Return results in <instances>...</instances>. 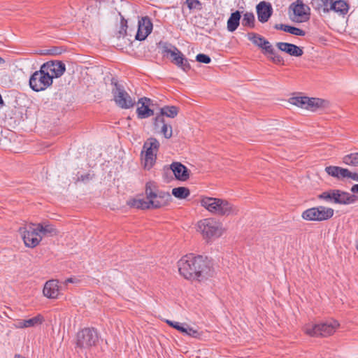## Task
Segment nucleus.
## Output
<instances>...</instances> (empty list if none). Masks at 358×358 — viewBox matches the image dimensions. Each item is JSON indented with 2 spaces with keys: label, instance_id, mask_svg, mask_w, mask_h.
Segmentation results:
<instances>
[{
  "label": "nucleus",
  "instance_id": "1",
  "mask_svg": "<svg viewBox=\"0 0 358 358\" xmlns=\"http://www.w3.org/2000/svg\"><path fill=\"white\" fill-rule=\"evenodd\" d=\"M178 266L180 274L186 279L203 281L214 275L213 269L202 256L185 255L178 261Z\"/></svg>",
  "mask_w": 358,
  "mask_h": 358
},
{
  "label": "nucleus",
  "instance_id": "2",
  "mask_svg": "<svg viewBox=\"0 0 358 358\" xmlns=\"http://www.w3.org/2000/svg\"><path fill=\"white\" fill-rule=\"evenodd\" d=\"M145 194L151 208H158L166 206L171 200L169 192L158 191L153 182L146 184Z\"/></svg>",
  "mask_w": 358,
  "mask_h": 358
},
{
  "label": "nucleus",
  "instance_id": "3",
  "mask_svg": "<svg viewBox=\"0 0 358 358\" xmlns=\"http://www.w3.org/2000/svg\"><path fill=\"white\" fill-rule=\"evenodd\" d=\"M111 85L113 86L111 92L115 103L121 108L129 109L132 108L136 101L125 91L124 86L114 78L111 79Z\"/></svg>",
  "mask_w": 358,
  "mask_h": 358
},
{
  "label": "nucleus",
  "instance_id": "4",
  "mask_svg": "<svg viewBox=\"0 0 358 358\" xmlns=\"http://www.w3.org/2000/svg\"><path fill=\"white\" fill-rule=\"evenodd\" d=\"M160 143L155 138L150 137L145 141L141 152L142 163L145 169L150 170L155 164Z\"/></svg>",
  "mask_w": 358,
  "mask_h": 358
},
{
  "label": "nucleus",
  "instance_id": "5",
  "mask_svg": "<svg viewBox=\"0 0 358 358\" xmlns=\"http://www.w3.org/2000/svg\"><path fill=\"white\" fill-rule=\"evenodd\" d=\"M197 231L202 234L206 240L218 238L222 234L221 224L213 218L203 219L199 221L197 224Z\"/></svg>",
  "mask_w": 358,
  "mask_h": 358
},
{
  "label": "nucleus",
  "instance_id": "6",
  "mask_svg": "<svg viewBox=\"0 0 358 358\" xmlns=\"http://www.w3.org/2000/svg\"><path fill=\"white\" fill-rule=\"evenodd\" d=\"M339 327V323L334 320L317 324H308L305 332L311 336H329L332 335Z\"/></svg>",
  "mask_w": 358,
  "mask_h": 358
},
{
  "label": "nucleus",
  "instance_id": "7",
  "mask_svg": "<svg viewBox=\"0 0 358 358\" xmlns=\"http://www.w3.org/2000/svg\"><path fill=\"white\" fill-rule=\"evenodd\" d=\"M29 85L34 92L43 91L52 85V77L46 73L41 66L38 71H35L31 76Z\"/></svg>",
  "mask_w": 358,
  "mask_h": 358
},
{
  "label": "nucleus",
  "instance_id": "8",
  "mask_svg": "<svg viewBox=\"0 0 358 358\" xmlns=\"http://www.w3.org/2000/svg\"><path fill=\"white\" fill-rule=\"evenodd\" d=\"M334 215V210L323 206L313 207L304 210L301 217L308 221L321 222L330 219Z\"/></svg>",
  "mask_w": 358,
  "mask_h": 358
},
{
  "label": "nucleus",
  "instance_id": "9",
  "mask_svg": "<svg viewBox=\"0 0 358 358\" xmlns=\"http://www.w3.org/2000/svg\"><path fill=\"white\" fill-rule=\"evenodd\" d=\"M290 103L301 108L315 111L317 108H325L329 102L319 98H309L307 96H296L290 99Z\"/></svg>",
  "mask_w": 358,
  "mask_h": 358
},
{
  "label": "nucleus",
  "instance_id": "10",
  "mask_svg": "<svg viewBox=\"0 0 358 358\" xmlns=\"http://www.w3.org/2000/svg\"><path fill=\"white\" fill-rule=\"evenodd\" d=\"M162 52L164 56H170L172 62L184 71H187L190 69L191 66L187 59L185 57L183 54L176 47L170 44H165L163 46Z\"/></svg>",
  "mask_w": 358,
  "mask_h": 358
},
{
  "label": "nucleus",
  "instance_id": "11",
  "mask_svg": "<svg viewBox=\"0 0 358 358\" xmlns=\"http://www.w3.org/2000/svg\"><path fill=\"white\" fill-rule=\"evenodd\" d=\"M99 341V335L94 328H85L77 334L76 345L80 348L88 349L95 346Z\"/></svg>",
  "mask_w": 358,
  "mask_h": 358
},
{
  "label": "nucleus",
  "instance_id": "12",
  "mask_svg": "<svg viewBox=\"0 0 358 358\" xmlns=\"http://www.w3.org/2000/svg\"><path fill=\"white\" fill-rule=\"evenodd\" d=\"M19 231L26 246L34 248L41 241V237L38 233L36 224H30L25 227H20Z\"/></svg>",
  "mask_w": 358,
  "mask_h": 358
},
{
  "label": "nucleus",
  "instance_id": "13",
  "mask_svg": "<svg viewBox=\"0 0 358 358\" xmlns=\"http://www.w3.org/2000/svg\"><path fill=\"white\" fill-rule=\"evenodd\" d=\"M41 66L46 73L52 77V82L54 78L61 77L66 71L64 63L59 60L48 61L43 63Z\"/></svg>",
  "mask_w": 358,
  "mask_h": 358
},
{
  "label": "nucleus",
  "instance_id": "14",
  "mask_svg": "<svg viewBox=\"0 0 358 358\" xmlns=\"http://www.w3.org/2000/svg\"><path fill=\"white\" fill-rule=\"evenodd\" d=\"M289 10L293 11L294 17L292 19L296 22H306L309 19L310 8L305 5L301 0H297L289 6Z\"/></svg>",
  "mask_w": 358,
  "mask_h": 358
},
{
  "label": "nucleus",
  "instance_id": "15",
  "mask_svg": "<svg viewBox=\"0 0 358 358\" xmlns=\"http://www.w3.org/2000/svg\"><path fill=\"white\" fill-rule=\"evenodd\" d=\"M152 23L149 17H141L138 22V30L135 38L138 41L145 40L152 31Z\"/></svg>",
  "mask_w": 358,
  "mask_h": 358
},
{
  "label": "nucleus",
  "instance_id": "16",
  "mask_svg": "<svg viewBox=\"0 0 358 358\" xmlns=\"http://www.w3.org/2000/svg\"><path fill=\"white\" fill-rule=\"evenodd\" d=\"M216 215L220 216H229L238 214V208L226 199L219 198Z\"/></svg>",
  "mask_w": 358,
  "mask_h": 358
},
{
  "label": "nucleus",
  "instance_id": "17",
  "mask_svg": "<svg viewBox=\"0 0 358 358\" xmlns=\"http://www.w3.org/2000/svg\"><path fill=\"white\" fill-rule=\"evenodd\" d=\"M358 198L355 194H350L339 189H334L333 203L348 205L357 201Z\"/></svg>",
  "mask_w": 358,
  "mask_h": 358
},
{
  "label": "nucleus",
  "instance_id": "18",
  "mask_svg": "<svg viewBox=\"0 0 358 358\" xmlns=\"http://www.w3.org/2000/svg\"><path fill=\"white\" fill-rule=\"evenodd\" d=\"M154 128L158 130V132L163 134L166 138H170L172 136V127L165 123L164 117L162 115H157L154 120Z\"/></svg>",
  "mask_w": 358,
  "mask_h": 358
},
{
  "label": "nucleus",
  "instance_id": "19",
  "mask_svg": "<svg viewBox=\"0 0 358 358\" xmlns=\"http://www.w3.org/2000/svg\"><path fill=\"white\" fill-rule=\"evenodd\" d=\"M273 13L271 5L269 3L262 1L257 6V17L262 23L266 22Z\"/></svg>",
  "mask_w": 358,
  "mask_h": 358
},
{
  "label": "nucleus",
  "instance_id": "20",
  "mask_svg": "<svg viewBox=\"0 0 358 358\" xmlns=\"http://www.w3.org/2000/svg\"><path fill=\"white\" fill-rule=\"evenodd\" d=\"M150 99L146 97L141 98L138 104L141 105L136 109V113L138 117L140 119H145L152 116L154 115V111L149 108V102Z\"/></svg>",
  "mask_w": 358,
  "mask_h": 358
},
{
  "label": "nucleus",
  "instance_id": "21",
  "mask_svg": "<svg viewBox=\"0 0 358 358\" xmlns=\"http://www.w3.org/2000/svg\"><path fill=\"white\" fill-rule=\"evenodd\" d=\"M43 294L49 299H56L59 294L58 280H50L44 285Z\"/></svg>",
  "mask_w": 358,
  "mask_h": 358
},
{
  "label": "nucleus",
  "instance_id": "22",
  "mask_svg": "<svg viewBox=\"0 0 358 358\" xmlns=\"http://www.w3.org/2000/svg\"><path fill=\"white\" fill-rule=\"evenodd\" d=\"M170 169L178 180L185 181L189 178L188 169L180 162H173L171 164Z\"/></svg>",
  "mask_w": 358,
  "mask_h": 358
},
{
  "label": "nucleus",
  "instance_id": "23",
  "mask_svg": "<svg viewBox=\"0 0 358 358\" xmlns=\"http://www.w3.org/2000/svg\"><path fill=\"white\" fill-rule=\"evenodd\" d=\"M276 46L279 50L291 56L301 57L303 54V51L301 48L292 43L278 42L276 43Z\"/></svg>",
  "mask_w": 358,
  "mask_h": 358
},
{
  "label": "nucleus",
  "instance_id": "24",
  "mask_svg": "<svg viewBox=\"0 0 358 358\" xmlns=\"http://www.w3.org/2000/svg\"><path fill=\"white\" fill-rule=\"evenodd\" d=\"M219 198L202 197L200 201L201 206L205 208L208 211L211 213L215 214L217 212V206H218Z\"/></svg>",
  "mask_w": 358,
  "mask_h": 358
},
{
  "label": "nucleus",
  "instance_id": "25",
  "mask_svg": "<svg viewBox=\"0 0 358 358\" xmlns=\"http://www.w3.org/2000/svg\"><path fill=\"white\" fill-rule=\"evenodd\" d=\"M38 233H39L41 238L43 236H53L57 235V231L52 224L47 223H39L36 224Z\"/></svg>",
  "mask_w": 358,
  "mask_h": 358
},
{
  "label": "nucleus",
  "instance_id": "26",
  "mask_svg": "<svg viewBox=\"0 0 358 358\" xmlns=\"http://www.w3.org/2000/svg\"><path fill=\"white\" fill-rule=\"evenodd\" d=\"M325 171L328 175L332 177L336 178L337 179H343L347 177L348 169L336 166H329L325 168Z\"/></svg>",
  "mask_w": 358,
  "mask_h": 358
},
{
  "label": "nucleus",
  "instance_id": "27",
  "mask_svg": "<svg viewBox=\"0 0 358 358\" xmlns=\"http://www.w3.org/2000/svg\"><path fill=\"white\" fill-rule=\"evenodd\" d=\"M174 329L193 338H199L201 336L198 330L193 329L186 323L181 324L178 322L174 325Z\"/></svg>",
  "mask_w": 358,
  "mask_h": 358
},
{
  "label": "nucleus",
  "instance_id": "28",
  "mask_svg": "<svg viewBox=\"0 0 358 358\" xmlns=\"http://www.w3.org/2000/svg\"><path fill=\"white\" fill-rule=\"evenodd\" d=\"M241 15L239 10H236L232 13L227 20V30L230 32H234L237 29L240 24V20Z\"/></svg>",
  "mask_w": 358,
  "mask_h": 358
},
{
  "label": "nucleus",
  "instance_id": "29",
  "mask_svg": "<svg viewBox=\"0 0 358 358\" xmlns=\"http://www.w3.org/2000/svg\"><path fill=\"white\" fill-rule=\"evenodd\" d=\"M329 9L339 13L340 15H345L348 13L349 6L348 4L343 0L334 1L333 4L331 5Z\"/></svg>",
  "mask_w": 358,
  "mask_h": 358
},
{
  "label": "nucleus",
  "instance_id": "30",
  "mask_svg": "<svg viewBox=\"0 0 358 358\" xmlns=\"http://www.w3.org/2000/svg\"><path fill=\"white\" fill-rule=\"evenodd\" d=\"M333 3L334 0H313V6L316 10H322L324 13H327L331 10L329 7Z\"/></svg>",
  "mask_w": 358,
  "mask_h": 358
},
{
  "label": "nucleus",
  "instance_id": "31",
  "mask_svg": "<svg viewBox=\"0 0 358 358\" xmlns=\"http://www.w3.org/2000/svg\"><path fill=\"white\" fill-rule=\"evenodd\" d=\"M127 204L132 208L138 209L145 210L151 208L150 203H148V201H145L143 199H131L127 201Z\"/></svg>",
  "mask_w": 358,
  "mask_h": 358
},
{
  "label": "nucleus",
  "instance_id": "32",
  "mask_svg": "<svg viewBox=\"0 0 358 358\" xmlns=\"http://www.w3.org/2000/svg\"><path fill=\"white\" fill-rule=\"evenodd\" d=\"M178 113V109L176 106H166L161 108L160 115L164 116H166L168 117L173 118Z\"/></svg>",
  "mask_w": 358,
  "mask_h": 358
},
{
  "label": "nucleus",
  "instance_id": "33",
  "mask_svg": "<svg viewBox=\"0 0 358 358\" xmlns=\"http://www.w3.org/2000/svg\"><path fill=\"white\" fill-rule=\"evenodd\" d=\"M42 322V317L41 315L22 320L19 322L18 327L21 328L34 327Z\"/></svg>",
  "mask_w": 358,
  "mask_h": 358
},
{
  "label": "nucleus",
  "instance_id": "34",
  "mask_svg": "<svg viewBox=\"0 0 358 358\" xmlns=\"http://www.w3.org/2000/svg\"><path fill=\"white\" fill-rule=\"evenodd\" d=\"M190 192L188 188L185 187H178L172 189V194L180 199H185L189 195Z\"/></svg>",
  "mask_w": 358,
  "mask_h": 358
},
{
  "label": "nucleus",
  "instance_id": "35",
  "mask_svg": "<svg viewBox=\"0 0 358 358\" xmlns=\"http://www.w3.org/2000/svg\"><path fill=\"white\" fill-rule=\"evenodd\" d=\"M255 15L252 13L246 12L243 15V18L242 20V25L245 27H248L250 28L255 27Z\"/></svg>",
  "mask_w": 358,
  "mask_h": 358
},
{
  "label": "nucleus",
  "instance_id": "36",
  "mask_svg": "<svg viewBox=\"0 0 358 358\" xmlns=\"http://www.w3.org/2000/svg\"><path fill=\"white\" fill-rule=\"evenodd\" d=\"M248 40H250L254 45L260 48L264 41V38L258 34L250 32L247 35Z\"/></svg>",
  "mask_w": 358,
  "mask_h": 358
},
{
  "label": "nucleus",
  "instance_id": "37",
  "mask_svg": "<svg viewBox=\"0 0 358 358\" xmlns=\"http://www.w3.org/2000/svg\"><path fill=\"white\" fill-rule=\"evenodd\" d=\"M343 162L347 165L358 166V152L346 155L343 158Z\"/></svg>",
  "mask_w": 358,
  "mask_h": 358
},
{
  "label": "nucleus",
  "instance_id": "38",
  "mask_svg": "<svg viewBox=\"0 0 358 358\" xmlns=\"http://www.w3.org/2000/svg\"><path fill=\"white\" fill-rule=\"evenodd\" d=\"M285 31L288 32L289 34H292L295 36H305L306 32L305 31L289 25H287V27H285Z\"/></svg>",
  "mask_w": 358,
  "mask_h": 358
},
{
  "label": "nucleus",
  "instance_id": "39",
  "mask_svg": "<svg viewBox=\"0 0 358 358\" xmlns=\"http://www.w3.org/2000/svg\"><path fill=\"white\" fill-rule=\"evenodd\" d=\"M333 194H334V189H331L329 191H326L318 195V198L320 199L325 200L328 202L333 203Z\"/></svg>",
  "mask_w": 358,
  "mask_h": 358
},
{
  "label": "nucleus",
  "instance_id": "40",
  "mask_svg": "<svg viewBox=\"0 0 358 358\" xmlns=\"http://www.w3.org/2000/svg\"><path fill=\"white\" fill-rule=\"evenodd\" d=\"M186 4L189 9H197L201 8V3L199 0H186Z\"/></svg>",
  "mask_w": 358,
  "mask_h": 358
},
{
  "label": "nucleus",
  "instance_id": "41",
  "mask_svg": "<svg viewBox=\"0 0 358 358\" xmlns=\"http://www.w3.org/2000/svg\"><path fill=\"white\" fill-rule=\"evenodd\" d=\"M260 48L263 49L266 52L271 55H274V49L270 42L264 39V43L260 46Z\"/></svg>",
  "mask_w": 358,
  "mask_h": 358
},
{
  "label": "nucleus",
  "instance_id": "42",
  "mask_svg": "<svg viewBox=\"0 0 358 358\" xmlns=\"http://www.w3.org/2000/svg\"><path fill=\"white\" fill-rule=\"evenodd\" d=\"M196 60L200 63L209 64L211 59L208 55L200 53L196 56Z\"/></svg>",
  "mask_w": 358,
  "mask_h": 358
},
{
  "label": "nucleus",
  "instance_id": "43",
  "mask_svg": "<svg viewBox=\"0 0 358 358\" xmlns=\"http://www.w3.org/2000/svg\"><path fill=\"white\" fill-rule=\"evenodd\" d=\"M127 20H124V18H122L121 20V28L118 32L117 38H120L121 36H124V35L127 34Z\"/></svg>",
  "mask_w": 358,
  "mask_h": 358
},
{
  "label": "nucleus",
  "instance_id": "44",
  "mask_svg": "<svg viewBox=\"0 0 358 358\" xmlns=\"http://www.w3.org/2000/svg\"><path fill=\"white\" fill-rule=\"evenodd\" d=\"M272 56L271 57V59L275 64H283V59L276 55L275 52H274V55H271Z\"/></svg>",
  "mask_w": 358,
  "mask_h": 358
},
{
  "label": "nucleus",
  "instance_id": "45",
  "mask_svg": "<svg viewBox=\"0 0 358 358\" xmlns=\"http://www.w3.org/2000/svg\"><path fill=\"white\" fill-rule=\"evenodd\" d=\"M93 176L90 173H86L85 175H81L78 178V180H80L83 182L88 181L92 178Z\"/></svg>",
  "mask_w": 358,
  "mask_h": 358
},
{
  "label": "nucleus",
  "instance_id": "46",
  "mask_svg": "<svg viewBox=\"0 0 358 358\" xmlns=\"http://www.w3.org/2000/svg\"><path fill=\"white\" fill-rule=\"evenodd\" d=\"M347 177L348 178H351L353 180L358 181V173H352L348 170V173H347Z\"/></svg>",
  "mask_w": 358,
  "mask_h": 358
},
{
  "label": "nucleus",
  "instance_id": "47",
  "mask_svg": "<svg viewBox=\"0 0 358 358\" xmlns=\"http://www.w3.org/2000/svg\"><path fill=\"white\" fill-rule=\"evenodd\" d=\"M60 53H61V52L58 51L57 48H56L54 49H50L48 52V54H50V55H58Z\"/></svg>",
  "mask_w": 358,
  "mask_h": 358
},
{
  "label": "nucleus",
  "instance_id": "48",
  "mask_svg": "<svg viewBox=\"0 0 358 358\" xmlns=\"http://www.w3.org/2000/svg\"><path fill=\"white\" fill-rule=\"evenodd\" d=\"M285 27H287V25L283 24H277L275 25V29H279V30H283L285 31Z\"/></svg>",
  "mask_w": 358,
  "mask_h": 358
},
{
  "label": "nucleus",
  "instance_id": "49",
  "mask_svg": "<svg viewBox=\"0 0 358 358\" xmlns=\"http://www.w3.org/2000/svg\"><path fill=\"white\" fill-rule=\"evenodd\" d=\"M351 191L353 193H358V184L353 185L351 188Z\"/></svg>",
  "mask_w": 358,
  "mask_h": 358
},
{
  "label": "nucleus",
  "instance_id": "50",
  "mask_svg": "<svg viewBox=\"0 0 358 358\" xmlns=\"http://www.w3.org/2000/svg\"><path fill=\"white\" fill-rule=\"evenodd\" d=\"M166 323L171 327L174 328V325L178 323V322H173L171 320H166Z\"/></svg>",
  "mask_w": 358,
  "mask_h": 358
},
{
  "label": "nucleus",
  "instance_id": "51",
  "mask_svg": "<svg viewBox=\"0 0 358 358\" xmlns=\"http://www.w3.org/2000/svg\"><path fill=\"white\" fill-rule=\"evenodd\" d=\"M69 282H71V283L75 282V279L71 278H68L67 280H66L65 283L67 284Z\"/></svg>",
  "mask_w": 358,
  "mask_h": 358
},
{
  "label": "nucleus",
  "instance_id": "52",
  "mask_svg": "<svg viewBox=\"0 0 358 358\" xmlns=\"http://www.w3.org/2000/svg\"><path fill=\"white\" fill-rule=\"evenodd\" d=\"M3 101L2 99L1 96L0 95V108L3 106Z\"/></svg>",
  "mask_w": 358,
  "mask_h": 358
},
{
  "label": "nucleus",
  "instance_id": "53",
  "mask_svg": "<svg viewBox=\"0 0 358 358\" xmlns=\"http://www.w3.org/2000/svg\"><path fill=\"white\" fill-rule=\"evenodd\" d=\"M3 59L1 57H0V63H3Z\"/></svg>",
  "mask_w": 358,
  "mask_h": 358
},
{
  "label": "nucleus",
  "instance_id": "54",
  "mask_svg": "<svg viewBox=\"0 0 358 358\" xmlns=\"http://www.w3.org/2000/svg\"><path fill=\"white\" fill-rule=\"evenodd\" d=\"M357 250H358V246H357Z\"/></svg>",
  "mask_w": 358,
  "mask_h": 358
}]
</instances>
